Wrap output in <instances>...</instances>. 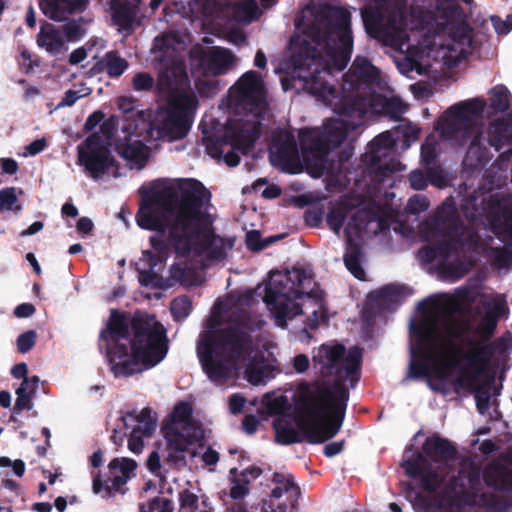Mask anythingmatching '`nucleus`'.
<instances>
[{
    "mask_svg": "<svg viewBox=\"0 0 512 512\" xmlns=\"http://www.w3.org/2000/svg\"><path fill=\"white\" fill-rule=\"evenodd\" d=\"M199 128L203 134V144L209 156L215 159L224 158L225 163L234 167L240 162L238 152L246 154L255 143L245 149L233 145L229 139L223 136L225 123L220 124L213 117L206 115L200 122Z\"/></svg>",
    "mask_w": 512,
    "mask_h": 512,
    "instance_id": "obj_21",
    "label": "nucleus"
},
{
    "mask_svg": "<svg viewBox=\"0 0 512 512\" xmlns=\"http://www.w3.org/2000/svg\"><path fill=\"white\" fill-rule=\"evenodd\" d=\"M132 97L118 99V108L123 113L120 132L117 134L115 149L131 168L141 169L146 165L150 149L140 139L147 129V118L143 110L136 109Z\"/></svg>",
    "mask_w": 512,
    "mask_h": 512,
    "instance_id": "obj_17",
    "label": "nucleus"
},
{
    "mask_svg": "<svg viewBox=\"0 0 512 512\" xmlns=\"http://www.w3.org/2000/svg\"><path fill=\"white\" fill-rule=\"evenodd\" d=\"M246 245L252 251H259L267 245V242H262L260 233L252 230L246 234Z\"/></svg>",
    "mask_w": 512,
    "mask_h": 512,
    "instance_id": "obj_46",
    "label": "nucleus"
},
{
    "mask_svg": "<svg viewBox=\"0 0 512 512\" xmlns=\"http://www.w3.org/2000/svg\"><path fill=\"white\" fill-rule=\"evenodd\" d=\"M245 404V399L239 394H233L229 398V410L232 414L239 413Z\"/></svg>",
    "mask_w": 512,
    "mask_h": 512,
    "instance_id": "obj_55",
    "label": "nucleus"
},
{
    "mask_svg": "<svg viewBox=\"0 0 512 512\" xmlns=\"http://www.w3.org/2000/svg\"><path fill=\"white\" fill-rule=\"evenodd\" d=\"M419 133L420 129L416 125L401 120L394 132H382L368 144L363 156L364 172L375 189L389 182L394 172L404 169L396 157L397 138L394 134L403 135L405 148H408L418 138Z\"/></svg>",
    "mask_w": 512,
    "mask_h": 512,
    "instance_id": "obj_16",
    "label": "nucleus"
},
{
    "mask_svg": "<svg viewBox=\"0 0 512 512\" xmlns=\"http://www.w3.org/2000/svg\"><path fill=\"white\" fill-rule=\"evenodd\" d=\"M263 301L277 327L301 331L318 328L328 320L322 292L310 271L294 267L272 271L265 285Z\"/></svg>",
    "mask_w": 512,
    "mask_h": 512,
    "instance_id": "obj_12",
    "label": "nucleus"
},
{
    "mask_svg": "<svg viewBox=\"0 0 512 512\" xmlns=\"http://www.w3.org/2000/svg\"><path fill=\"white\" fill-rule=\"evenodd\" d=\"M343 449V442H331L324 447V454L327 457H333L339 454Z\"/></svg>",
    "mask_w": 512,
    "mask_h": 512,
    "instance_id": "obj_61",
    "label": "nucleus"
},
{
    "mask_svg": "<svg viewBox=\"0 0 512 512\" xmlns=\"http://www.w3.org/2000/svg\"><path fill=\"white\" fill-rule=\"evenodd\" d=\"M137 463L130 458H115L109 463L112 479L106 483L105 489L109 492H123L122 487L135 475Z\"/></svg>",
    "mask_w": 512,
    "mask_h": 512,
    "instance_id": "obj_26",
    "label": "nucleus"
},
{
    "mask_svg": "<svg viewBox=\"0 0 512 512\" xmlns=\"http://www.w3.org/2000/svg\"><path fill=\"white\" fill-rule=\"evenodd\" d=\"M78 164L96 181L104 175L119 176L109 148L98 135L89 136L84 144L78 147Z\"/></svg>",
    "mask_w": 512,
    "mask_h": 512,
    "instance_id": "obj_20",
    "label": "nucleus"
},
{
    "mask_svg": "<svg viewBox=\"0 0 512 512\" xmlns=\"http://www.w3.org/2000/svg\"><path fill=\"white\" fill-rule=\"evenodd\" d=\"M89 93H90L89 88H85L82 91H77V90H72V89L67 90L64 94V97L59 102L58 107L73 106L77 102V100L89 95Z\"/></svg>",
    "mask_w": 512,
    "mask_h": 512,
    "instance_id": "obj_43",
    "label": "nucleus"
},
{
    "mask_svg": "<svg viewBox=\"0 0 512 512\" xmlns=\"http://www.w3.org/2000/svg\"><path fill=\"white\" fill-rule=\"evenodd\" d=\"M191 65L204 76H221L231 70L236 56L229 50L219 46H196L190 51Z\"/></svg>",
    "mask_w": 512,
    "mask_h": 512,
    "instance_id": "obj_22",
    "label": "nucleus"
},
{
    "mask_svg": "<svg viewBox=\"0 0 512 512\" xmlns=\"http://www.w3.org/2000/svg\"><path fill=\"white\" fill-rule=\"evenodd\" d=\"M362 350L351 347L347 352L335 341L322 344L312 357L313 368L324 380L301 382L292 402L281 393H267L263 405L276 418L273 427L276 441L283 445L306 440L322 443L340 430L349 393L346 384L355 387L360 378Z\"/></svg>",
    "mask_w": 512,
    "mask_h": 512,
    "instance_id": "obj_5",
    "label": "nucleus"
},
{
    "mask_svg": "<svg viewBox=\"0 0 512 512\" xmlns=\"http://www.w3.org/2000/svg\"><path fill=\"white\" fill-rule=\"evenodd\" d=\"M88 57V50L84 47L75 49L69 56V63L77 65L83 62Z\"/></svg>",
    "mask_w": 512,
    "mask_h": 512,
    "instance_id": "obj_57",
    "label": "nucleus"
},
{
    "mask_svg": "<svg viewBox=\"0 0 512 512\" xmlns=\"http://www.w3.org/2000/svg\"><path fill=\"white\" fill-rule=\"evenodd\" d=\"M434 11L406 7L407 0H372L360 9L368 35L399 52L400 73L413 77L430 66L429 59L456 66L472 51L471 29L453 0H436Z\"/></svg>",
    "mask_w": 512,
    "mask_h": 512,
    "instance_id": "obj_4",
    "label": "nucleus"
},
{
    "mask_svg": "<svg viewBox=\"0 0 512 512\" xmlns=\"http://www.w3.org/2000/svg\"><path fill=\"white\" fill-rule=\"evenodd\" d=\"M38 383H39L38 376H32L30 378H25L17 390L20 391L21 393L28 394L33 397L38 388Z\"/></svg>",
    "mask_w": 512,
    "mask_h": 512,
    "instance_id": "obj_50",
    "label": "nucleus"
},
{
    "mask_svg": "<svg viewBox=\"0 0 512 512\" xmlns=\"http://www.w3.org/2000/svg\"><path fill=\"white\" fill-rule=\"evenodd\" d=\"M489 105L498 112H505L510 107V91L505 85L499 84L492 87L489 92Z\"/></svg>",
    "mask_w": 512,
    "mask_h": 512,
    "instance_id": "obj_33",
    "label": "nucleus"
},
{
    "mask_svg": "<svg viewBox=\"0 0 512 512\" xmlns=\"http://www.w3.org/2000/svg\"><path fill=\"white\" fill-rule=\"evenodd\" d=\"M139 227L157 231L152 250L137 262L142 286L167 289L194 284L199 270L227 255L233 242L216 236L208 213L211 194L195 179H159L141 187Z\"/></svg>",
    "mask_w": 512,
    "mask_h": 512,
    "instance_id": "obj_2",
    "label": "nucleus"
},
{
    "mask_svg": "<svg viewBox=\"0 0 512 512\" xmlns=\"http://www.w3.org/2000/svg\"><path fill=\"white\" fill-rule=\"evenodd\" d=\"M144 438H147V436L139 434L137 431H130L128 439L129 450L136 455L140 454L144 448Z\"/></svg>",
    "mask_w": 512,
    "mask_h": 512,
    "instance_id": "obj_45",
    "label": "nucleus"
},
{
    "mask_svg": "<svg viewBox=\"0 0 512 512\" xmlns=\"http://www.w3.org/2000/svg\"><path fill=\"white\" fill-rule=\"evenodd\" d=\"M251 293H231L219 299L199 336L197 355L208 378L216 385H225L244 369L246 380L264 385L273 377V370L258 349H254L248 331L260 327L249 314Z\"/></svg>",
    "mask_w": 512,
    "mask_h": 512,
    "instance_id": "obj_6",
    "label": "nucleus"
},
{
    "mask_svg": "<svg viewBox=\"0 0 512 512\" xmlns=\"http://www.w3.org/2000/svg\"><path fill=\"white\" fill-rule=\"evenodd\" d=\"M111 17L120 32H130L137 15V5L128 0H112Z\"/></svg>",
    "mask_w": 512,
    "mask_h": 512,
    "instance_id": "obj_30",
    "label": "nucleus"
},
{
    "mask_svg": "<svg viewBox=\"0 0 512 512\" xmlns=\"http://www.w3.org/2000/svg\"><path fill=\"white\" fill-rule=\"evenodd\" d=\"M248 493V482L235 480L230 488V497L239 500L244 498Z\"/></svg>",
    "mask_w": 512,
    "mask_h": 512,
    "instance_id": "obj_48",
    "label": "nucleus"
},
{
    "mask_svg": "<svg viewBox=\"0 0 512 512\" xmlns=\"http://www.w3.org/2000/svg\"><path fill=\"white\" fill-rule=\"evenodd\" d=\"M471 287H458L454 294H436L418 304L421 317L410 322V362L408 378H425L430 389L443 394L469 392L477 408L489 407V387L497 369L505 363L512 348L510 337H498L491 344H474L459 365L454 337L461 332L460 318L475 301Z\"/></svg>",
    "mask_w": 512,
    "mask_h": 512,
    "instance_id": "obj_3",
    "label": "nucleus"
},
{
    "mask_svg": "<svg viewBox=\"0 0 512 512\" xmlns=\"http://www.w3.org/2000/svg\"><path fill=\"white\" fill-rule=\"evenodd\" d=\"M490 21L498 35H507L512 30V14L507 15L506 19L493 15Z\"/></svg>",
    "mask_w": 512,
    "mask_h": 512,
    "instance_id": "obj_41",
    "label": "nucleus"
},
{
    "mask_svg": "<svg viewBox=\"0 0 512 512\" xmlns=\"http://www.w3.org/2000/svg\"><path fill=\"white\" fill-rule=\"evenodd\" d=\"M81 36V28L75 22H68L60 28L53 24L41 27L37 36V44L50 54H61L67 50V43Z\"/></svg>",
    "mask_w": 512,
    "mask_h": 512,
    "instance_id": "obj_24",
    "label": "nucleus"
},
{
    "mask_svg": "<svg viewBox=\"0 0 512 512\" xmlns=\"http://www.w3.org/2000/svg\"><path fill=\"white\" fill-rule=\"evenodd\" d=\"M429 206V199L425 195L415 194L408 199L405 209L408 213L417 215L425 212Z\"/></svg>",
    "mask_w": 512,
    "mask_h": 512,
    "instance_id": "obj_38",
    "label": "nucleus"
},
{
    "mask_svg": "<svg viewBox=\"0 0 512 512\" xmlns=\"http://www.w3.org/2000/svg\"><path fill=\"white\" fill-rule=\"evenodd\" d=\"M47 147V142L45 138H40L32 141L30 144L25 146L24 151L22 153L23 157L35 156L41 153Z\"/></svg>",
    "mask_w": 512,
    "mask_h": 512,
    "instance_id": "obj_47",
    "label": "nucleus"
},
{
    "mask_svg": "<svg viewBox=\"0 0 512 512\" xmlns=\"http://www.w3.org/2000/svg\"><path fill=\"white\" fill-rule=\"evenodd\" d=\"M133 89L135 91H150L154 86L157 89L154 78L147 72H139L133 76Z\"/></svg>",
    "mask_w": 512,
    "mask_h": 512,
    "instance_id": "obj_39",
    "label": "nucleus"
},
{
    "mask_svg": "<svg viewBox=\"0 0 512 512\" xmlns=\"http://www.w3.org/2000/svg\"><path fill=\"white\" fill-rule=\"evenodd\" d=\"M407 290V287L403 285H385L368 294L366 306L378 310L394 309L395 306L410 294Z\"/></svg>",
    "mask_w": 512,
    "mask_h": 512,
    "instance_id": "obj_25",
    "label": "nucleus"
},
{
    "mask_svg": "<svg viewBox=\"0 0 512 512\" xmlns=\"http://www.w3.org/2000/svg\"><path fill=\"white\" fill-rule=\"evenodd\" d=\"M147 466H148V469L152 473L157 474L159 472L161 465H160V457L157 452L153 451L149 455V458L147 461Z\"/></svg>",
    "mask_w": 512,
    "mask_h": 512,
    "instance_id": "obj_60",
    "label": "nucleus"
},
{
    "mask_svg": "<svg viewBox=\"0 0 512 512\" xmlns=\"http://www.w3.org/2000/svg\"><path fill=\"white\" fill-rule=\"evenodd\" d=\"M37 334L34 330H28L20 334L17 338V349L20 353L25 354L29 352L35 345Z\"/></svg>",
    "mask_w": 512,
    "mask_h": 512,
    "instance_id": "obj_40",
    "label": "nucleus"
},
{
    "mask_svg": "<svg viewBox=\"0 0 512 512\" xmlns=\"http://www.w3.org/2000/svg\"><path fill=\"white\" fill-rule=\"evenodd\" d=\"M439 143L435 135H429L421 146V160L424 166L437 164Z\"/></svg>",
    "mask_w": 512,
    "mask_h": 512,
    "instance_id": "obj_34",
    "label": "nucleus"
},
{
    "mask_svg": "<svg viewBox=\"0 0 512 512\" xmlns=\"http://www.w3.org/2000/svg\"><path fill=\"white\" fill-rule=\"evenodd\" d=\"M273 482L275 487L271 492V500L279 499L284 494H290L291 496L299 493V488L295 485L292 477L289 474L277 472L273 476Z\"/></svg>",
    "mask_w": 512,
    "mask_h": 512,
    "instance_id": "obj_32",
    "label": "nucleus"
},
{
    "mask_svg": "<svg viewBox=\"0 0 512 512\" xmlns=\"http://www.w3.org/2000/svg\"><path fill=\"white\" fill-rule=\"evenodd\" d=\"M258 425L259 421L254 416H246L242 422L243 429L247 434L255 433Z\"/></svg>",
    "mask_w": 512,
    "mask_h": 512,
    "instance_id": "obj_59",
    "label": "nucleus"
},
{
    "mask_svg": "<svg viewBox=\"0 0 512 512\" xmlns=\"http://www.w3.org/2000/svg\"><path fill=\"white\" fill-rule=\"evenodd\" d=\"M226 104L229 116L223 136L236 147L248 148L260 135L266 109V89L261 75L252 70L244 73L230 87Z\"/></svg>",
    "mask_w": 512,
    "mask_h": 512,
    "instance_id": "obj_13",
    "label": "nucleus"
},
{
    "mask_svg": "<svg viewBox=\"0 0 512 512\" xmlns=\"http://www.w3.org/2000/svg\"><path fill=\"white\" fill-rule=\"evenodd\" d=\"M100 349L115 376H130L158 365L167 355L168 341L163 325L153 315L132 319L112 311L102 331Z\"/></svg>",
    "mask_w": 512,
    "mask_h": 512,
    "instance_id": "obj_10",
    "label": "nucleus"
},
{
    "mask_svg": "<svg viewBox=\"0 0 512 512\" xmlns=\"http://www.w3.org/2000/svg\"><path fill=\"white\" fill-rule=\"evenodd\" d=\"M408 180L414 190H424L428 186V178L421 170L415 169L409 173Z\"/></svg>",
    "mask_w": 512,
    "mask_h": 512,
    "instance_id": "obj_44",
    "label": "nucleus"
},
{
    "mask_svg": "<svg viewBox=\"0 0 512 512\" xmlns=\"http://www.w3.org/2000/svg\"><path fill=\"white\" fill-rule=\"evenodd\" d=\"M263 512H287V506L285 504H274L272 500H270L269 505L264 508Z\"/></svg>",
    "mask_w": 512,
    "mask_h": 512,
    "instance_id": "obj_64",
    "label": "nucleus"
},
{
    "mask_svg": "<svg viewBox=\"0 0 512 512\" xmlns=\"http://www.w3.org/2000/svg\"><path fill=\"white\" fill-rule=\"evenodd\" d=\"M45 16L54 21L67 19L75 10L80 9L88 0H38Z\"/></svg>",
    "mask_w": 512,
    "mask_h": 512,
    "instance_id": "obj_29",
    "label": "nucleus"
},
{
    "mask_svg": "<svg viewBox=\"0 0 512 512\" xmlns=\"http://www.w3.org/2000/svg\"><path fill=\"white\" fill-rule=\"evenodd\" d=\"M170 310L175 320L182 321L191 313L192 302L188 296H179L171 302Z\"/></svg>",
    "mask_w": 512,
    "mask_h": 512,
    "instance_id": "obj_35",
    "label": "nucleus"
},
{
    "mask_svg": "<svg viewBox=\"0 0 512 512\" xmlns=\"http://www.w3.org/2000/svg\"><path fill=\"white\" fill-rule=\"evenodd\" d=\"M16 202L17 196L14 187L0 190V210H12Z\"/></svg>",
    "mask_w": 512,
    "mask_h": 512,
    "instance_id": "obj_42",
    "label": "nucleus"
},
{
    "mask_svg": "<svg viewBox=\"0 0 512 512\" xmlns=\"http://www.w3.org/2000/svg\"><path fill=\"white\" fill-rule=\"evenodd\" d=\"M16 402L14 406L15 412H20L22 410H31L33 407L32 396L28 394L21 393L16 390Z\"/></svg>",
    "mask_w": 512,
    "mask_h": 512,
    "instance_id": "obj_49",
    "label": "nucleus"
},
{
    "mask_svg": "<svg viewBox=\"0 0 512 512\" xmlns=\"http://www.w3.org/2000/svg\"><path fill=\"white\" fill-rule=\"evenodd\" d=\"M201 459H202V462L206 466L210 467L209 471H213L214 470L213 467L216 466V464L219 461V453L216 450H214L213 448L208 447L201 454Z\"/></svg>",
    "mask_w": 512,
    "mask_h": 512,
    "instance_id": "obj_52",
    "label": "nucleus"
},
{
    "mask_svg": "<svg viewBox=\"0 0 512 512\" xmlns=\"http://www.w3.org/2000/svg\"><path fill=\"white\" fill-rule=\"evenodd\" d=\"M299 34L290 40L292 86L303 89L329 107L335 118L323 128L299 130L303 161L320 177L327 168L326 157L351 131L362 126L367 115L400 119L408 106L398 97L376 93L380 71L366 58L357 56L343 75L341 90L334 86L335 73L342 72L353 51L351 14L348 10L322 4L307 5L297 24Z\"/></svg>",
    "mask_w": 512,
    "mask_h": 512,
    "instance_id": "obj_1",
    "label": "nucleus"
},
{
    "mask_svg": "<svg viewBox=\"0 0 512 512\" xmlns=\"http://www.w3.org/2000/svg\"><path fill=\"white\" fill-rule=\"evenodd\" d=\"M180 502L181 506L184 508H191L197 510L199 498L195 493L189 490H185L180 495Z\"/></svg>",
    "mask_w": 512,
    "mask_h": 512,
    "instance_id": "obj_51",
    "label": "nucleus"
},
{
    "mask_svg": "<svg viewBox=\"0 0 512 512\" xmlns=\"http://www.w3.org/2000/svg\"><path fill=\"white\" fill-rule=\"evenodd\" d=\"M141 512H172L171 500L164 497H155L147 505H140Z\"/></svg>",
    "mask_w": 512,
    "mask_h": 512,
    "instance_id": "obj_37",
    "label": "nucleus"
},
{
    "mask_svg": "<svg viewBox=\"0 0 512 512\" xmlns=\"http://www.w3.org/2000/svg\"><path fill=\"white\" fill-rule=\"evenodd\" d=\"M270 158L274 165H279L284 169L297 163L299 151L294 136L284 133L280 143L274 142Z\"/></svg>",
    "mask_w": 512,
    "mask_h": 512,
    "instance_id": "obj_27",
    "label": "nucleus"
},
{
    "mask_svg": "<svg viewBox=\"0 0 512 512\" xmlns=\"http://www.w3.org/2000/svg\"><path fill=\"white\" fill-rule=\"evenodd\" d=\"M310 361L305 354H299L293 359V368L297 373H304L308 370Z\"/></svg>",
    "mask_w": 512,
    "mask_h": 512,
    "instance_id": "obj_53",
    "label": "nucleus"
},
{
    "mask_svg": "<svg viewBox=\"0 0 512 512\" xmlns=\"http://www.w3.org/2000/svg\"><path fill=\"white\" fill-rule=\"evenodd\" d=\"M486 105V100L480 97L460 101L447 108L435 123L441 139L451 147L460 148L469 142L463 159L464 172L467 174L481 171L491 159L486 143L498 151L512 142L511 114L491 121L487 138L484 137Z\"/></svg>",
    "mask_w": 512,
    "mask_h": 512,
    "instance_id": "obj_11",
    "label": "nucleus"
},
{
    "mask_svg": "<svg viewBox=\"0 0 512 512\" xmlns=\"http://www.w3.org/2000/svg\"><path fill=\"white\" fill-rule=\"evenodd\" d=\"M193 408L188 402L175 405L169 419L162 427V433L170 449L184 452L203 437L202 428L193 418Z\"/></svg>",
    "mask_w": 512,
    "mask_h": 512,
    "instance_id": "obj_19",
    "label": "nucleus"
},
{
    "mask_svg": "<svg viewBox=\"0 0 512 512\" xmlns=\"http://www.w3.org/2000/svg\"><path fill=\"white\" fill-rule=\"evenodd\" d=\"M480 303L485 311L477 325L476 331L482 340L479 344L488 345L492 342H485L494 334L499 319L501 317H507L509 310L506 298L502 294H483L481 295ZM474 344H478V342L472 343L467 351Z\"/></svg>",
    "mask_w": 512,
    "mask_h": 512,
    "instance_id": "obj_23",
    "label": "nucleus"
},
{
    "mask_svg": "<svg viewBox=\"0 0 512 512\" xmlns=\"http://www.w3.org/2000/svg\"><path fill=\"white\" fill-rule=\"evenodd\" d=\"M426 173L428 178V183H431L433 186L443 189L448 185V178L441 168V166L437 164L426 166Z\"/></svg>",
    "mask_w": 512,
    "mask_h": 512,
    "instance_id": "obj_36",
    "label": "nucleus"
},
{
    "mask_svg": "<svg viewBox=\"0 0 512 512\" xmlns=\"http://www.w3.org/2000/svg\"><path fill=\"white\" fill-rule=\"evenodd\" d=\"M27 372H28V369H27V365L25 363L16 364L11 369V374L16 379L24 380L25 378H27L26 377Z\"/></svg>",
    "mask_w": 512,
    "mask_h": 512,
    "instance_id": "obj_62",
    "label": "nucleus"
},
{
    "mask_svg": "<svg viewBox=\"0 0 512 512\" xmlns=\"http://www.w3.org/2000/svg\"><path fill=\"white\" fill-rule=\"evenodd\" d=\"M430 476L422 475V489L430 494L429 499L413 490L406 493L418 511L438 505L442 512H471L475 505L489 512H506L508 503L503 496L505 490L512 491V446L503 458L490 462L483 471L474 461H462L458 477L451 476L443 487L438 479L431 483Z\"/></svg>",
    "mask_w": 512,
    "mask_h": 512,
    "instance_id": "obj_7",
    "label": "nucleus"
},
{
    "mask_svg": "<svg viewBox=\"0 0 512 512\" xmlns=\"http://www.w3.org/2000/svg\"><path fill=\"white\" fill-rule=\"evenodd\" d=\"M98 65L111 78L120 77L129 67L128 61L117 51L107 52L98 62Z\"/></svg>",
    "mask_w": 512,
    "mask_h": 512,
    "instance_id": "obj_31",
    "label": "nucleus"
},
{
    "mask_svg": "<svg viewBox=\"0 0 512 512\" xmlns=\"http://www.w3.org/2000/svg\"><path fill=\"white\" fill-rule=\"evenodd\" d=\"M0 165L3 174L14 175L18 171V163L13 158H1Z\"/></svg>",
    "mask_w": 512,
    "mask_h": 512,
    "instance_id": "obj_54",
    "label": "nucleus"
},
{
    "mask_svg": "<svg viewBox=\"0 0 512 512\" xmlns=\"http://www.w3.org/2000/svg\"><path fill=\"white\" fill-rule=\"evenodd\" d=\"M44 227V224L43 222L41 221H35L34 223H32L27 229L23 230L20 235L22 237H26V236H31V235H34L36 233H38L39 231H41Z\"/></svg>",
    "mask_w": 512,
    "mask_h": 512,
    "instance_id": "obj_63",
    "label": "nucleus"
},
{
    "mask_svg": "<svg viewBox=\"0 0 512 512\" xmlns=\"http://www.w3.org/2000/svg\"><path fill=\"white\" fill-rule=\"evenodd\" d=\"M465 459H462L461 462ZM470 460L471 459H466ZM456 449L452 443L440 437L437 434L426 438L422 446V453L407 447L403 453L402 467L406 474L422 485V475L430 474V482H435V476L443 487L449 484L451 476L458 477V473L452 470V466L457 463ZM460 469V467L458 468ZM459 470H457L458 472Z\"/></svg>",
    "mask_w": 512,
    "mask_h": 512,
    "instance_id": "obj_14",
    "label": "nucleus"
},
{
    "mask_svg": "<svg viewBox=\"0 0 512 512\" xmlns=\"http://www.w3.org/2000/svg\"><path fill=\"white\" fill-rule=\"evenodd\" d=\"M123 425L131 431L150 437L156 429L157 419L149 408L132 410L122 417Z\"/></svg>",
    "mask_w": 512,
    "mask_h": 512,
    "instance_id": "obj_28",
    "label": "nucleus"
},
{
    "mask_svg": "<svg viewBox=\"0 0 512 512\" xmlns=\"http://www.w3.org/2000/svg\"><path fill=\"white\" fill-rule=\"evenodd\" d=\"M189 8L192 20H200L204 27L216 31L225 28L232 20L250 23L259 15L255 0H242L233 5L229 0H191Z\"/></svg>",
    "mask_w": 512,
    "mask_h": 512,
    "instance_id": "obj_18",
    "label": "nucleus"
},
{
    "mask_svg": "<svg viewBox=\"0 0 512 512\" xmlns=\"http://www.w3.org/2000/svg\"><path fill=\"white\" fill-rule=\"evenodd\" d=\"M35 313L34 305L30 303H22L18 305L14 310V315L18 318H27Z\"/></svg>",
    "mask_w": 512,
    "mask_h": 512,
    "instance_id": "obj_56",
    "label": "nucleus"
},
{
    "mask_svg": "<svg viewBox=\"0 0 512 512\" xmlns=\"http://www.w3.org/2000/svg\"><path fill=\"white\" fill-rule=\"evenodd\" d=\"M153 50L166 66L157 79V93L167 101L143 130V142L149 138L175 141L184 138L192 125L197 98L190 88L183 52L184 36L178 32L163 33L154 39Z\"/></svg>",
    "mask_w": 512,
    "mask_h": 512,
    "instance_id": "obj_9",
    "label": "nucleus"
},
{
    "mask_svg": "<svg viewBox=\"0 0 512 512\" xmlns=\"http://www.w3.org/2000/svg\"><path fill=\"white\" fill-rule=\"evenodd\" d=\"M459 222L455 201L449 197L433 216L419 225V233L424 240L449 238V241L436 247L424 246L418 251L417 258L423 268L436 274L440 280L453 283L463 278L475 265L472 254H484L498 270L512 267L510 248L493 247L491 243L480 242L478 236H471L468 242L450 240L456 234Z\"/></svg>",
    "mask_w": 512,
    "mask_h": 512,
    "instance_id": "obj_8",
    "label": "nucleus"
},
{
    "mask_svg": "<svg viewBox=\"0 0 512 512\" xmlns=\"http://www.w3.org/2000/svg\"><path fill=\"white\" fill-rule=\"evenodd\" d=\"M93 222L88 217H81L76 224V229L81 234H89L93 229Z\"/></svg>",
    "mask_w": 512,
    "mask_h": 512,
    "instance_id": "obj_58",
    "label": "nucleus"
},
{
    "mask_svg": "<svg viewBox=\"0 0 512 512\" xmlns=\"http://www.w3.org/2000/svg\"><path fill=\"white\" fill-rule=\"evenodd\" d=\"M375 219V215L365 209L353 207L351 198L343 196L333 204L326 215L329 228L338 237L344 227L346 237V252L344 264L348 271L357 279H365L363 268V254L356 240L362 237L363 232Z\"/></svg>",
    "mask_w": 512,
    "mask_h": 512,
    "instance_id": "obj_15",
    "label": "nucleus"
}]
</instances>
